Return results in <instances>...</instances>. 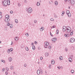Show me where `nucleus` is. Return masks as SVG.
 Here are the masks:
<instances>
[{"label":"nucleus","instance_id":"obj_55","mask_svg":"<svg viewBox=\"0 0 75 75\" xmlns=\"http://www.w3.org/2000/svg\"><path fill=\"white\" fill-rule=\"evenodd\" d=\"M69 28V26H66V29H67V28Z\"/></svg>","mask_w":75,"mask_h":75},{"label":"nucleus","instance_id":"obj_40","mask_svg":"<svg viewBox=\"0 0 75 75\" xmlns=\"http://www.w3.org/2000/svg\"><path fill=\"white\" fill-rule=\"evenodd\" d=\"M48 48H49V49H51V47L50 46H49L48 47Z\"/></svg>","mask_w":75,"mask_h":75},{"label":"nucleus","instance_id":"obj_26","mask_svg":"<svg viewBox=\"0 0 75 75\" xmlns=\"http://www.w3.org/2000/svg\"><path fill=\"white\" fill-rule=\"evenodd\" d=\"M58 33H59V30H58V29H57L56 30V34H58Z\"/></svg>","mask_w":75,"mask_h":75},{"label":"nucleus","instance_id":"obj_62","mask_svg":"<svg viewBox=\"0 0 75 75\" xmlns=\"http://www.w3.org/2000/svg\"><path fill=\"white\" fill-rule=\"evenodd\" d=\"M2 14V13L1 12H0V14Z\"/></svg>","mask_w":75,"mask_h":75},{"label":"nucleus","instance_id":"obj_38","mask_svg":"<svg viewBox=\"0 0 75 75\" xmlns=\"http://www.w3.org/2000/svg\"><path fill=\"white\" fill-rule=\"evenodd\" d=\"M25 35L27 37H28V36H29V35L27 33V34H25Z\"/></svg>","mask_w":75,"mask_h":75},{"label":"nucleus","instance_id":"obj_8","mask_svg":"<svg viewBox=\"0 0 75 75\" xmlns=\"http://www.w3.org/2000/svg\"><path fill=\"white\" fill-rule=\"evenodd\" d=\"M66 31L67 32V33H70V32L71 31V29L69 30V29H68V28H67L66 29Z\"/></svg>","mask_w":75,"mask_h":75},{"label":"nucleus","instance_id":"obj_2","mask_svg":"<svg viewBox=\"0 0 75 75\" xmlns=\"http://www.w3.org/2000/svg\"><path fill=\"white\" fill-rule=\"evenodd\" d=\"M26 11H28L29 13H31L33 11V9L31 8H29L28 9L26 10Z\"/></svg>","mask_w":75,"mask_h":75},{"label":"nucleus","instance_id":"obj_23","mask_svg":"<svg viewBox=\"0 0 75 75\" xmlns=\"http://www.w3.org/2000/svg\"><path fill=\"white\" fill-rule=\"evenodd\" d=\"M6 17H7V18H9V17H10V16L8 15H6L5 16V18H6Z\"/></svg>","mask_w":75,"mask_h":75},{"label":"nucleus","instance_id":"obj_13","mask_svg":"<svg viewBox=\"0 0 75 75\" xmlns=\"http://www.w3.org/2000/svg\"><path fill=\"white\" fill-rule=\"evenodd\" d=\"M69 62H72V59H71V58H69Z\"/></svg>","mask_w":75,"mask_h":75},{"label":"nucleus","instance_id":"obj_19","mask_svg":"<svg viewBox=\"0 0 75 75\" xmlns=\"http://www.w3.org/2000/svg\"><path fill=\"white\" fill-rule=\"evenodd\" d=\"M45 57H48V53L46 52L45 54Z\"/></svg>","mask_w":75,"mask_h":75},{"label":"nucleus","instance_id":"obj_53","mask_svg":"<svg viewBox=\"0 0 75 75\" xmlns=\"http://www.w3.org/2000/svg\"><path fill=\"white\" fill-rule=\"evenodd\" d=\"M62 14H65V12H64V11H63L62 12Z\"/></svg>","mask_w":75,"mask_h":75},{"label":"nucleus","instance_id":"obj_21","mask_svg":"<svg viewBox=\"0 0 75 75\" xmlns=\"http://www.w3.org/2000/svg\"><path fill=\"white\" fill-rule=\"evenodd\" d=\"M55 5L56 6L58 5V2L57 1H56L54 2Z\"/></svg>","mask_w":75,"mask_h":75},{"label":"nucleus","instance_id":"obj_35","mask_svg":"<svg viewBox=\"0 0 75 75\" xmlns=\"http://www.w3.org/2000/svg\"><path fill=\"white\" fill-rule=\"evenodd\" d=\"M13 66H12L11 67H10V69H11V70L12 69H13Z\"/></svg>","mask_w":75,"mask_h":75},{"label":"nucleus","instance_id":"obj_58","mask_svg":"<svg viewBox=\"0 0 75 75\" xmlns=\"http://www.w3.org/2000/svg\"><path fill=\"white\" fill-rule=\"evenodd\" d=\"M2 62H4V60H2Z\"/></svg>","mask_w":75,"mask_h":75},{"label":"nucleus","instance_id":"obj_44","mask_svg":"<svg viewBox=\"0 0 75 75\" xmlns=\"http://www.w3.org/2000/svg\"><path fill=\"white\" fill-rule=\"evenodd\" d=\"M24 66L25 67H27V64H25L24 65Z\"/></svg>","mask_w":75,"mask_h":75},{"label":"nucleus","instance_id":"obj_24","mask_svg":"<svg viewBox=\"0 0 75 75\" xmlns=\"http://www.w3.org/2000/svg\"><path fill=\"white\" fill-rule=\"evenodd\" d=\"M8 18H7V17H6V18H5V22L7 23V19H8Z\"/></svg>","mask_w":75,"mask_h":75},{"label":"nucleus","instance_id":"obj_22","mask_svg":"<svg viewBox=\"0 0 75 75\" xmlns=\"http://www.w3.org/2000/svg\"><path fill=\"white\" fill-rule=\"evenodd\" d=\"M37 5L38 6H39L40 5V3L39 2H38L37 3Z\"/></svg>","mask_w":75,"mask_h":75},{"label":"nucleus","instance_id":"obj_60","mask_svg":"<svg viewBox=\"0 0 75 75\" xmlns=\"http://www.w3.org/2000/svg\"><path fill=\"white\" fill-rule=\"evenodd\" d=\"M33 44H34V43H31V45H33Z\"/></svg>","mask_w":75,"mask_h":75},{"label":"nucleus","instance_id":"obj_48","mask_svg":"<svg viewBox=\"0 0 75 75\" xmlns=\"http://www.w3.org/2000/svg\"><path fill=\"white\" fill-rule=\"evenodd\" d=\"M67 37H69V34H67Z\"/></svg>","mask_w":75,"mask_h":75},{"label":"nucleus","instance_id":"obj_34","mask_svg":"<svg viewBox=\"0 0 75 75\" xmlns=\"http://www.w3.org/2000/svg\"><path fill=\"white\" fill-rule=\"evenodd\" d=\"M51 64H50L49 66V68H50V69H51Z\"/></svg>","mask_w":75,"mask_h":75},{"label":"nucleus","instance_id":"obj_25","mask_svg":"<svg viewBox=\"0 0 75 75\" xmlns=\"http://www.w3.org/2000/svg\"><path fill=\"white\" fill-rule=\"evenodd\" d=\"M40 71H41L40 72L41 74H43V71H42V69H40Z\"/></svg>","mask_w":75,"mask_h":75},{"label":"nucleus","instance_id":"obj_42","mask_svg":"<svg viewBox=\"0 0 75 75\" xmlns=\"http://www.w3.org/2000/svg\"><path fill=\"white\" fill-rule=\"evenodd\" d=\"M13 12L12 11H11L10 12V13H11V14H13Z\"/></svg>","mask_w":75,"mask_h":75},{"label":"nucleus","instance_id":"obj_36","mask_svg":"<svg viewBox=\"0 0 75 75\" xmlns=\"http://www.w3.org/2000/svg\"><path fill=\"white\" fill-rule=\"evenodd\" d=\"M5 73L6 74V75H7V74H8V72L7 71H6Z\"/></svg>","mask_w":75,"mask_h":75},{"label":"nucleus","instance_id":"obj_50","mask_svg":"<svg viewBox=\"0 0 75 75\" xmlns=\"http://www.w3.org/2000/svg\"><path fill=\"white\" fill-rule=\"evenodd\" d=\"M54 17L55 18H57V15H54Z\"/></svg>","mask_w":75,"mask_h":75},{"label":"nucleus","instance_id":"obj_63","mask_svg":"<svg viewBox=\"0 0 75 75\" xmlns=\"http://www.w3.org/2000/svg\"><path fill=\"white\" fill-rule=\"evenodd\" d=\"M73 57V55H72L71 56V58H72Z\"/></svg>","mask_w":75,"mask_h":75},{"label":"nucleus","instance_id":"obj_10","mask_svg":"<svg viewBox=\"0 0 75 75\" xmlns=\"http://www.w3.org/2000/svg\"><path fill=\"white\" fill-rule=\"evenodd\" d=\"M37 74L38 75H40V70H38L37 71Z\"/></svg>","mask_w":75,"mask_h":75},{"label":"nucleus","instance_id":"obj_1","mask_svg":"<svg viewBox=\"0 0 75 75\" xmlns=\"http://www.w3.org/2000/svg\"><path fill=\"white\" fill-rule=\"evenodd\" d=\"M8 1H9V2L10 3V0H8ZM8 1L5 0L3 2V5L4 6H5V7L6 6H7V5H8V6H9L10 5V4H8Z\"/></svg>","mask_w":75,"mask_h":75},{"label":"nucleus","instance_id":"obj_17","mask_svg":"<svg viewBox=\"0 0 75 75\" xmlns=\"http://www.w3.org/2000/svg\"><path fill=\"white\" fill-rule=\"evenodd\" d=\"M68 16V17H71V13H68L67 14Z\"/></svg>","mask_w":75,"mask_h":75},{"label":"nucleus","instance_id":"obj_16","mask_svg":"<svg viewBox=\"0 0 75 75\" xmlns=\"http://www.w3.org/2000/svg\"><path fill=\"white\" fill-rule=\"evenodd\" d=\"M70 13V12L69 11L67 10L66 11V14H69Z\"/></svg>","mask_w":75,"mask_h":75},{"label":"nucleus","instance_id":"obj_4","mask_svg":"<svg viewBox=\"0 0 75 75\" xmlns=\"http://www.w3.org/2000/svg\"><path fill=\"white\" fill-rule=\"evenodd\" d=\"M70 41L71 42H74L75 41V39L74 38H71L70 39Z\"/></svg>","mask_w":75,"mask_h":75},{"label":"nucleus","instance_id":"obj_9","mask_svg":"<svg viewBox=\"0 0 75 75\" xmlns=\"http://www.w3.org/2000/svg\"><path fill=\"white\" fill-rule=\"evenodd\" d=\"M45 45L46 46H48V45H49V43L48 42H45Z\"/></svg>","mask_w":75,"mask_h":75},{"label":"nucleus","instance_id":"obj_41","mask_svg":"<svg viewBox=\"0 0 75 75\" xmlns=\"http://www.w3.org/2000/svg\"><path fill=\"white\" fill-rule=\"evenodd\" d=\"M18 6H19V7H20L21 6V5H20V4L19 3H18Z\"/></svg>","mask_w":75,"mask_h":75},{"label":"nucleus","instance_id":"obj_59","mask_svg":"<svg viewBox=\"0 0 75 75\" xmlns=\"http://www.w3.org/2000/svg\"><path fill=\"white\" fill-rule=\"evenodd\" d=\"M57 68H58V69H60V68H59V67H57Z\"/></svg>","mask_w":75,"mask_h":75},{"label":"nucleus","instance_id":"obj_7","mask_svg":"<svg viewBox=\"0 0 75 75\" xmlns=\"http://www.w3.org/2000/svg\"><path fill=\"white\" fill-rule=\"evenodd\" d=\"M65 29H66V26H64L63 27V32H65V31H66V30L65 29Z\"/></svg>","mask_w":75,"mask_h":75},{"label":"nucleus","instance_id":"obj_12","mask_svg":"<svg viewBox=\"0 0 75 75\" xmlns=\"http://www.w3.org/2000/svg\"><path fill=\"white\" fill-rule=\"evenodd\" d=\"M15 41H17L18 40V37H16L14 38Z\"/></svg>","mask_w":75,"mask_h":75},{"label":"nucleus","instance_id":"obj_45","mask_svg":"<svg viewBox=\"0 0 75 75\" xmlns=\"http://www.w3.org/2000/svg\"><path fill=\"white\" fill-rule=\"evenodd\" d=\"M50 20L51 21H54V19L52 18L51 19H50Z\"/></svg>","mask_w":75,"mask_h":75},{"label":"nucleus","instance_id":"obj_47","mask_svg":"<svg viewBox=\"0 0 75 75\" xmlns=\"http://www.w3.org/2000/svg\"><path fill=\"white\" fill-rule=\"evenodd\" d=\"M34 21L35 23H36L37 22V21H36V20H34Z\"/></svg>","mask_w":75,"mask_h":75},{"label":"nucleus","instance_id":"obj_29","mask_svg":"<svg viewBox=\"0 0 75 75\" xmlns=\"http://www.w3.org/2000/svg\"><path fill=\"white\" fill-rule=\"evenodd\" d=\"M25 49L26 51H28V47H26Z\"/></svg>","mask_w":75,"mask_h":75},{"label":"nucleus","instance_id":"obj_28","mask_svg":"<svg viewBox=\"0 0 75 75\" xmlns=\"http://www.w3.org/2000/svg\"><path fill=\"white\" fill-rule=\"evenodd\" d=\"M70 35H73V31H72L71 32Z\"/></svg>","mask_w":75,"mask_h":75},{"label":"nucleus","instance_id":"obj_27","mask_svg":"<svg viewBox=\"0 0 75 75\" xmlns=\"http://www.w3.org/2000/svg\"><path fill=\"white\" fill-rule=\"evenodd\" d=\"M9 21H10V19L9 18H8L7 21H6V23H8V22H9Z\"/></svg>","mask_w":75,"mask_h":75},{"label":"nucleus","instance_id":"obj_30","mask_svg":"<svg viewBox=\"0 0 75 75\" xmlns=\"http://www.w3.org/2000/svg\"><path fill=\"white\" fill-rule=\"evenodd\" d=\"M71 73H72V74H74V70H72L71 71Z\"/></svg>","mask_w":75,"mask_h":75},{"label":"nucleus","instance_id":"obj_49","mask_svg":"<svg viewBox=\"0 0 75 75\" xmlns=\"http://www.w3.org/2000/svg\"><path fill=\"white\" fill-rule=\"evenodd\" d=\"M65 51L67 52L68 51V49L67 48H66L65 49Z\"/></svg>","mask_w":75,"mask_h":75},{"label":"nucleus","instance_id":"obj_64","mask_svg":"<svg viewBox=\"0 0 75 75\" xmlns=\"http://www.w3.org/2000/svg\"><path fill=\"white\" fill-rule=\"evenodd\" d=\"M68 8H69V9L70 8H71L70 7V6H69L68 7Z\"/></svg>","mask_w":75,"mask_h":75},{"label":"nucleus","instance_id":"obj_43","mask_svg":"<svg viewBox=\"0 0 75 75\" xmlns=\"http://www.w3.org/2000/svg\"><path fill=\"white\" fill-rule=\"evenodd\" d=\"M64 36L65 37H67V34H65Z\"/></svg>","mask_w":75,"mask_h":75},{"label":"nucleus","instance_id":"obj_57","mask_svg":"<svg viewBox=\"0 0 75 75\" xmlns=\"http://www.w3.org/2000/svg\"><path fill=\"white\" fill-rule=\"evenodd\" d=\"M24 3H27V0H25V1H24Z\"/></svg>","mask_w":75,"mask_h":75},{"label":"nucleus","instance_id":"obj_46","mask_svg":"<svg viewBox=\"0 0 75 75\" xmlns=\"http://www.w3.org/2000/svg\"><path fill=\"white\" fill-rule=\"evenodd\" d=\"M47 46H46V45H45L44 46L45 48H47Z\"/></svg>","mask_w":75,"mask_h":75},{"label":"nucleus","instance_id":"obj_20","mask_svg":"<svg viewBox=\"0 0 75 75\" xmlns=\"http://www.w3.org/2000/svg\"><path fill=\"white\" fill-rule=\"evenodd\" d=\"M60 60H62L63 59V57L62 56H60L59 57Z\"/></svg>","mask_w":75,"mask_h":75},{"label":"nucleus","instance_id":"obj_39","mask_svg":"<svg viewBox=\"0 0 75 75\" xmlns=\"http://www.w3.org/2000/svg\"><path fill=\"white\" fill-rule=\"evenodd\" d=\"M6 69L7 71H8V70H9L8 68L7 67H6Z\"/></svg>","mask_w":75,"mask_h":75},{"label":"nucleus","instance_id":"obj_6","mask_svg":"<svg viewBox=\"0 0 75 75\" xmlns=\"http://www.w3.org/2000/svg\"><path fill=\"white\" fill-rule=\"evenodd\" d=\"M52 41H54V42H55V41L57 40V39L56 38H53L52 40Z\"/></svg>","mask_w":75,"mask_h":75},{"label":"nucleus","instance_id":"obj_51","mask_svg":"<svg viewBox=\"0 0 75 75\" xmlns=\"http://www.w3.org/2000/svg\"><path fill=\"white\" fill-rule=\"evenodd\" d=\"M42 59H43L42 57H40V59L41 60H42Z\"/></svg>","mask_w":75,"mask_h":75},{"label":"nucleus","instance_id":"obj_52","mask_svg":"<svg viewBox=\"0 0 75 75\" xmlns=\"http://www.w3.org/2000/svg\"><path fill=\"white\" fill-rule=\"evenodd\" d=\"M35 44H37V42L36 41H35Z\"/></svg>","mask_w":75,"mask_h":75},{"label":"nucleus","instance_id":"obj_37","mask_svg":"<svg viewBox=\"0 0 75 75\" xmlns=\"http://www.w3.org/2000/svg\"><path fill=\"white\" fill-rule=\"evenodd\" d=\"M50 34L52 36V37H53V35H52V34L51 33V32L50 33Z\"/></svg>","mask_w":75,"mask_h":75},{"label":"nucleus","instance_id":"obj_61","mask_svg":"<svg viewBox=\"0 0 75 75\" xmlns=\"http://www.w3.org/2000/svg\"><path fill=\"white\" fill-rule=\"evenodd\" d=\"M4 70H5V68H4L3 69V71H4Z\"/></svg>","mask_w":75,"mask_h":75},{"label":"nucleus","instance_id":"obj_3","mask_svg":"<svg viewBox=\"0 0 75 75\" xmlns=\"http://www.w3.org/2000/svg\"><path fill=\"white\" fill-rule=\"evenodd\" d=\"M7 25L8 26H9V27L11 28H13V24H10L9 22H8L7 23Z\"/></svg>","mask_w":75,"mask_h":75},{"label":"nucleus","instance_id":"obj_54","mask_svg":"<svg viewBox=\"0 0 75 75\" xmlns=\"http://www.w3.org/2000/svg\"><path fill=\"white\" fill-rule=\"evenodd\" d=\"M2 17V15H1V14H0V18H1Z\"/></svg>","mask_w":75,"mask_h":75},{"label":"nucleus","instance_id":"obj_18","mask_svg":"<svg viewBox=\"0 0 75 75\" xmlns=\"http://www.w3.org/2000/svg\"><path fill=\"white\" fill-rule=\"evenodd\" d=\"M32 49L33 50H35V46L34 45H33L32 46Z\"/></svg>","mask_w":75,"mask_h":75},{"label":"nucleus","instance_id":"obj_33","mask_svg":"<svg viewBox=\"0 0 75 75\" xmlns=\"http://www.w3.org/2000/svg\"><path fill=\"white\" fill-rule=\"evenodd\" d=\"M13 48H11V49H10V52H12V51H13Z\"/></svg>","mask_w":75,"mask_h":75},{"label":"nucleus","instance_id":"obj_15","mask_svg":"<svg viewBox=\"0 0 75 75\" xmlns=\"http://www.w3.org/2000/svg\"><path fill=\"white\" fill-rule=\"evenodd\" d=\"M51 63L52 64H54V63H55V61H54V60H52L51 61Z\"/></svg>","mask_w":75,"mask_h":75},{"label":"nucleus","instance_id":"obj_56","mask_svg":"<svg viewBox=\"0 0 75 75\" xmlns=\"http://www.w3.org/2000/svg\"><path fill=\"white\" fill-rule=\"evenodd\" d=\"M9 51L10 52V49H8V52H9Z\"/></svg>","mask_w":75,"mask_h":75},{"label":"nucleus","instance_id":"obj_14","mask_svg":"<svg viewBox=\"0 0 75 75\" xmlns=\"http://www.w3.org/2000/svg\"><path fill=\"white\" fill-rule=\"evenodd\" d=\"M8 59L9 61V62H11V61H12V58L11 57H10Z\"/></svg>","mask_w":75,"mask_h":75},{"label":"nucleus","instance_id":"obj_5","mask_svg":"<svg viewBox=\"0 0 75 75\" xmlns=\"http://www.w3.org/2000/svg\"><path fill=\"white\" fill-rule=\"evenodd\" d=\"M75 0H71L70 1V3L71 4L74 5V4H75Z\"/></svg>","mask_w":75,"mask_h":75},{"label":"nucleus","instance_id":"obj_31","mask_svg":"<svg viewBox=\"0 0 75 75\" xmlns=\"http://www.w3.org/2000/svg\"><path fill=\"white\" fill-rule=\"evenodd\" d=\"M55 25H54L53 26H52L51 27V28H54L55 27Z\"/></svg>","mask_w":75,"mask_h":75},{"label":"nucleus","instance_id":"obj_11","mask_svg":"<svg viewBox=\"0 0 75 75\" xmlns=\"http://www.w3.org/2000/svg\"><path fill=\"white\" fill-rule=\"evenodd\" d=\"M44 27H42L41 28H40V30L41 31H42L44 30Z\"/></svg>","mask_w":75,"mask_h":75},{"label":"nucleus","instance_id":"obj_32","mask_svg":"<svg viewBox=\"0 0 75 75\" xmlns=\"http://www.w3.org/2000/svg\"><path fill=\"white\" fill-rule=\"evenodd\" d=\"M15 22L16 23H18V20L17 19H16L15 20Z\"/></svg>","mask_w":75,"mask_h":75}]
</instances>
